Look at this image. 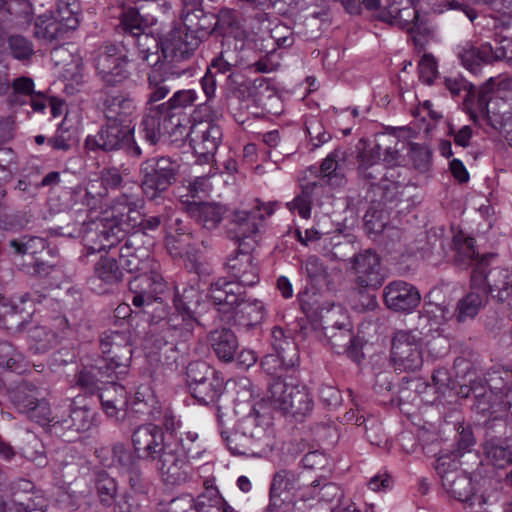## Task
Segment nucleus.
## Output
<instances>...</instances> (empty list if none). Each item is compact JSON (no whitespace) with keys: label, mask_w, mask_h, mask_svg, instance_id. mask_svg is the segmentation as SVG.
I'll return each instance as SVG.
<instances>
[{"label":"nucleus","mask_w":512,"mask_h":512,"mask_svg":"<svg viewBox=\"0 0 512 512\" xmlns=\"http://www.w3.org/2000/svg\"><path fill=\"white\" fill-rule=\"evenodd\" d=\"M472 267V287L480 285L485 287L488 292L497 291V297L503 300L512 291V272L504 268L489 269L488 258H471Z\"/></svg>","instance_id":"nucleus-16"},{"label":"nucleus","mask_w":512,"mask_h":512,"mask_svg":"<svg viewBox=\"0 0 512 512\" xmlns=\"http://www.w3.org/2000/svg\"><path fill=\"white\" fill-rule=\"evenodd\" d=\"M383 299L388 309L410 313L420 304L421 295L414 285L395 280L384 287Z\"/></svg>","instance_id":"nucleus-21"},{"label":"nucleus","mask_w":512,"mask_h":512,"mask_svg":"<svg viewBox=\"0 0 512 512\" xmlns=\"http://www.w3.org/2000/svg\"><path fill=\"white\" fill-rule=\"evenodd\" d=\"M459 464L450 455H440L436 459L435 470L441 478L443 489L450 497L472 506L478 495L474 492L472 478L459 468Z\"/></svg>","instance_id":"nucleus-12"},{"label":"nucleus","mask_w":512,"mask_h":512,"mask_svg":"<svg viewBox=\"0 0 512 512\" xmlns=\"http://www.w3.org/2000/svg\"><path fill=\"white\" fill-rule=\"evenodd\" d=\"M169 119V128H167L166 134L171 142L184 141L186 138L191 141L192 133L189 117L187 115L170 114Z\"/></svg>","instance_id":"nucleus-59"},{"label":"nucleus","mask_w":512,"mask_h":512,"mask_svg":"<svg viewBox=\"0 0 512 512\" xmlns=\"http://www.w3.org/2000/svg\"><path fill=\"white\" fill-rule=\"evenodd\" d=\"M24 360V355L12 343L0 340V367L18 371L23 368Z\"/></svg>","instance_id":"nucleus-56"},{"label":"nucleus","mask_w":512,"mask_h":512,"mask_svg":"<svg viewBox=\"0 0 512 512\" xmlns=\"http://www.w3.org/2000/svg\"><path fill=\"white\" fill-rule=\"evenodd\" d=\"M319 321L312 327L315 336L336 353L350 349L354 340L353 325L346 310L341 305L331 304L319 309Z\"/></svg>","instance_id":"nucleus-7"},{"label":"nucleus","mask_w":512,"mask_h":512,"mask_svg":"<svg viewBox=\"0 0 512 512\" xmlns=\"http://www.w3.org/2000/svg\"><path fill=\"white\" fill-rule=\"evenodd\" d=\"M193 298H197V292L193 288L184 289L182 295L177 290L174 296L176 311L168 317L160 318L158 321L152 315L146 348L162 365H174L179 358L177 345L188 341L193 335V330L197 324L190 308ZM195 302H198V299H195Z\"/></svg>","instance_id":"nucleus-2"},{"label":"nucleus","mask_w":512,"mask_h":512,"mask_svg":"<svg viewBox=\"0 0 512 512\" xmlns=\"http://www.w3.org/2000/svg\"><path fill=\"white\" fill-rule=\"evenodd\" d=\"M96 225L101 237H103L108 244H100L99 246H91V253H100L105 251L106 247L110 249L114 245V241L110 238L119 240L125 233H129L138 228L142 223V214L137 209L134 202L128 201L127 197H122L117 200L109 210L102 212L100 217H96L93 221Z\"/></svg>","instance_id":"nucleus-6"},{"label":"nucleus","mask_w":512,"mask_h":512,"mask_svg":"<svg viewBox=\"0 0 512 512\" xmlns=\"http://www.w3.org/2000/svg\"><path fill=\"white\" fill-rule=\"evenodd\" d=\"M96 491L100 502L105 506H111L117 495L115 479L106 473L99 474L96 480Z\"/></svg>","instance_id":"nucleus-60"},{"label":"nucleus","mask_w":512,"mask_h":512,"mask_svg":"<svg viewBox=\"0 0 512 512\" xmlns=\"http://www.w3.org/2000/svg\"><path fill=\"white\" fill-rule=\"evenodd\" d=\"M198 99L196 91L192 89L178 90L172 97L161 105V108L168 114L186 115L184 110L195 104Z\"/></svg>","instance_id":"nucleus-51"},{"label":"nucleus","mask_w":512,"mask_h":512,"mask_svg":"<svg viewBox=\"0 0 512 512\" xmlns=\"http://www.w3.org/2000/svg\"><path fill=\"white\" fill-rule=\"evenodd\" d=\"M347 152L341 148L334 149L322 161L320 173L322 179L331 186H341L345 182L344 165Z\"/></svg>","instance_id":"nucleus-35"},{"label":"nucleus","mask_w":512,"mask_h":512,"mask_svg":"<svg viewBox=\"0 0 512 512\" xmlns=\"http://www.w3.org/2000/svg\"><path fill=\"white\" fill-rule=\"evenodd\" d=\"M488 299V290L485 287L476 285L471 291L466 294L457 303L456 318L458 322H465L469 319H473L479 311L484 307Z\"/></svg>","instance_id":"nucleus-36"},{"label":"nucleus","mask_w":512,"mask_h":512,"mask_svg":"<svg viewBox=\"0 0 512 512\" xmlns=\"http://www.w3.org/2000/svg\"><path fill=\"white\" fill-rule=\"evenodd\" d=\"M85 147L91 151L105 152L125 148L131 157L142 156V149L133 138V129L114 122H108L95 135H89L85 140Z\"/></svg>","instance_id":"nucleus-11"},{"label":"nucleus","mask_w":512,"mask_h":512,"mask_svg":"<svg viewBox=\"0 0 512 512\" xmlns=\"http://www.w3.org/2000/svg\"><path fill=\"white\" fill-rule=\"evenodd\" d=\"M151 24L147 16L140 14L139 10L135 7L124 8L120 14V25L125 38L129 41L130 36L140 33Z\"/></svg>","instance_id":"nucleus-47"},{"label":"nucleus","mask_w":512,"mask_h":512,"mask_svg":"<svg viewBox=\"0 0 512 512\" xmlns=\"http://www.w3.org/2000/svg\"><path fill=\"white\" fill-rule=\"evenodd\" d=\"M26 317L15 305H3L0 308V326L12 332L25 328Z\"/></svg>","instance_id":"nucleus-57"},{"label":"nucleus","mask_w":512,"mask_h":512,"mask_svg":"<svg viewBox=\"0 0 512 512\" xmlns=\"http://www.w3.org/2000/svg\"><path fill=\"white\" fill-rule=\"evenodd\" d=\"M76 326L69 324L62 315L52 317L48 324L35 326L28 331V344L34 353H45L62 339L73 337Z\"/></svg>","instance_id":"nucleus-14"},{"label":"nucleus","mask_w":512,"mask_h":512,"mask_svg":"<svg viewBox=\"0 0 512 512\" xmlns=\"http://www.w3.org/2000/svg\"><path fill=\"white\" fill-rule=\"evenodd\" d=\"M184 72L185 69L178 68L169 63H161V65L152 67L147 79L150 90L148 103L164 99L174 87L173 82Z\"/></svg>","instance_id":"nucleus-24"},{"label":"nucleus","mask_w":512,"mask_h":512,"mask_svg":"<svg viewBox=\"0 0 512 512\" xmlns=\"http://www.w3.org/2000/svg\"><path fill=\"white\" fill-rule=\"evenodd\" d=\"M227 507L232 506L209 481H205L204 490L197 498L187 495L171 502V509L174 512H225Z\"/></svg>","instance_id":"nucleus-18"},{"label":"nucleus","mask_w":512,"mask_h":512,"mask_svg":"<svg viewBox=\"0 0 512 512\" xmlns=\"http://www.w3.org/2000/svg\"><path fill=\"white\" fill-rule=\"evenodd\" d=\"M98 107L107 122L123 124L130 121L137 110L135 99L130 93L103 89L98 100Z\"/></svg>","instance_id":"nucleus-20"},{"label":"nucleus","mask_w":512,"mask_h":512,"mask_svg":"<svg viewBox=\"0 0 512 512\" xmlns=\"http://www.w3.org/2000/svg\"><path fill=\"white\" fill-rule=\"evenodd\" d=\"M29 263L21 264V270L31 276L51 277L55 282L60 280L62 270L60 267L50 264L48 261L30 258Z\"/></svg>","instance_id":"nucleus-53"},{"label":"nucleus","mask_w":512,"mask_h":512,"mask_svg":"<svg viewBox=\"0 0 512 512\" xmlns=\"http://www.w3.org/2000/svg\"><path fill=\"white\" fill-rule=\"evenodd\" d=\"M424 343L417 331L398 330L394 333L391 359L395 370L414 372L423 365Z\"/></svg>","instance_id":"nucleus-13"},{"label":"nucleus","mask_w":512,"mask_h":512,"mask_svg":"<svg viewBox=\"0 0 512 512\" xmlns=\"http://www.w3.org/2000/svg\"><path fill=\"white\" fill-rule=\"evenodd\" d=\"M191 146L204 162L212 158L222 141V130L211 121H200L191 125Z\"/></svg>","instance_id":"nucleus-23"},{"label":"nucleus","mask_w":512,"mask_h":512,"mask_svg":"<svg viewBox=\"0 0 512 512\" xmlns=\"http://www.w3.org/2000/svg\"><path fill=\"white\" fill-rule=\"evenodd\" d=\"M484 460L496 469H504L512 464V451L499 439H487L482 445ZM506 481L512 485V470L506 474Z\"/></svg>","instance_id":"nucleus-33"},{"label":"nucleus","mask_w":512,"mask_h":512,"mask_svg":"<svg viewBox=\"0 0 512 512\" xmlns=\"http://www.w3.org/2000/svg\"><path fill=\"white\" fill-rule=\"evenodd\" d=\"M131 438L137 457L153 462L165 483L182 479L183 474L176 467V462L179 460L170 452L169 444L165 442L164 432L159 426L141 425L133 431Z\"/></svg>","instance_id":"nucleus-3"},{"label":"nucleus","mask_w":512,"mask_h":512,"mask_svg":"<svg viewBox=\"0 0 512 512\" xmlns=\"http://www.w3.org/2000/svg\"><path fill=\"white\" fill-rule=\"evenodd\" d=\"M93 412L86 406L72 407L67 417H59L51 424V432L59 437H66V441H73L75 437L67 433L87 431L92 426Z\"/></svg>","instance_id":"nucleus-25"},{"label":"nucleus","mask_w":512,"mask_h":512,"mask_svg":"<svg viewBox=\"0 0 512 512\" xmlns=\"http://www.w3.org/2000/svg\"><path fill=\"white\" fill-rule=\"evenodd\" d=\"M187 212L204 228L213 229L221 222L224 210L220 205L212 203H190Z\"/></svg>","instance_id":"nucleus-39"},{"label":"nucleus","mask_w":512,"mask_h":512,"mask_svg":"<svg viewBox=\"0 0 512 512\" xmlns=\"http://www.w3.org/2000/svg\"><path fill=\"white\" fill-rule=\"evenodd\" d=\"M65 29L61 26L53 16H39L34 25V35L39 39L53 41L54 39L62 36Z\"/></svg>","instance_id":"nucleus-54"},{"label":"nucleus","mask_w":512,"mask_h":512,"mask_svg":"<svg viewBox=\"0 0 512 512\" xmlns=\"http://www.w3.org/2000/svg\"><path fill=\"white\" fill-rule=\"evenodd\" d=\"M355 282L363 288L378 289L387 277L380 258H354Z\"/></svg>","instance_id":"nucleus-27"},{"label":"nucleus","mask_w":512,"mask_h":512,"mask_svg":"<svg viewBox=\"0 0 512 512\" xmlns=\"http://www.w3.org/2000/svg\"><path fill=\"white\" fill-rule=\"evenodd\" d=\"M489 498L484 494L474 498L472 507H478L481 512H512V505L507 497H504L498 503H488Z\"/></svg>","instance_id":"nucleus-64"},{"label":"nucleus","mask_w":512,"mask_h":512,"mask_svg":"<svg viewBox=\"0 0 512 512\" xmlns=\"http://www.w3.org/2000/svg\"><path fill=\"white\" fill-rule=\"evenodd\" d=\"M491 44L485 43L480 47H475L470 43H465L457 48V55L461 63L471 72H476L481 64H490Z\"/></svg>","instance_id":"nucleus-40"},{"label":"nucleus","mask_w":512,"mask_h":512,"mask_svg":"<svg viewBox=\"0 0 512 512\" xmlns=\"http://www.w3.org/2000/svg\"><path fill=\"white\" fill-rule=\"evenodd\" d=\"M132 406L136 413L148 415L153 419H158L160 416L159 402L148 385H141L137 389Z\"/></svg>","instance_id":"nucleus-45"},{"label":"nucleus","mask_w":512,"mask_h":512,"mask_svg":"<svg viewBox=\"0 0 512 512\" xmlns=\"http://www.w3.org/2000/svg\"><path fill=\"white\" fill-rule=\"evenodd\" d=\"M13 92L10 96V101L15 104L23 105L26 103L25 97H31L34 91V82L29 77H19L13 80Z\"/></svg>","instance_id":"nucleus-61"},{"label":"nucleus","mask_w":512,"mask_h":512,"mask_svg":"<svg viewBox=\"0 0 512 512\" xmlns=\"http://www.w3.org/2000/svg\"><path fill=\"white\" fill-rule=\"evenodd\" d=\"M160 264L156 258H100L95 266L96 278L91 280V289L101 294L107 289L97 287V281L115 284L123 276V270L135 274L129 281L133 293L132 303L137 308H143L150 314L148 308L157 304L156 310L164 312L162 303L158 302L164 292L166 283L159 273Z\"/></svg>","instance_id":"nucleus-1"},{"label":"nucleus","mask_w":512,"mask_h":512,"mask_svg":"<svg viewBox=\"0 0 512 512\" xmlns=\"http://www.w3.org/2000/svg\"><path fill=\"white\" fill-rule=\"evenodd\" d=\"M276 203L254 199L249 207L236 209L230 217V233L237 244V253L250 255L259 246L258 236L264 229L266 217L274 213Z\"/></svg>","instance_id":"nucleus-4"},{"label":"nucleus","mask_w":512,"mask_h":512,"mask_svg":"<svg viewBox=\"0 0 512 512\" xmlns=\"http://www.w3.org/2000/svg\"><path fill=\"white\" fill-rule=\"evenodd\" d=\"M270 343L274 352L284 355V362L290 365L299 364L298 347L290 335H286L280 327L271 330Z\"/></svg>","instance_id":"nucleus-42"},{"label":"nucleus","mask_w":512,"mask_h":512,"mask_svg":"<svg viewBox=\"0 0 512 512\" xmlns=\"http://www.w3.org/2000/svg\"><path fill=\"white\" fill-rule=\"evenodd\" d=\"M225 269L234 283L243 287L253 286L259 281L257 267L251 258H228Z\"/></svg>","instance_id":"nucleus-37"},{"label":"nucleus","mask_w":512,"mask_h":512,"mask_svg":"<svg viewBox=\"0 0 512 512\" xmlns=\"http://www.w3.org/2000/svg\"><path fill=\"white\" fill-rule=\"evenodd\" d=\"M496 378H490L487 380L488 389L483 386L473 385L469 389L467 387H461L460 393L465 397H469L470 394L475 398V402L473 404V409L484 416L493 414L498 412L496 406L502 405L501 403L493 402L494 398L498 397V394L502 393L501 387H499L496 383Z\"/></svg>","instance_id":"nucleus-29"},{"label":"nucleus","mask_w":512,"mask_h":512,"mask_svg":"<svg viewBox=\"0 0 512 512\" xmlns=\"http://www.w3.org/2000/svg\"><path fill=\"white\" fill-rule=\"evenodd\" d=\"M364 7L385 23L397 26L410 34L426 31L425 19L416 8L418 0H363Z\"/></svg>","instance_id":"nucleus-8"},{"label":"nucleus","mask_w":512,"mask_h":512,"mask_svg":"<svg viewBox=\"0 0 512 512\" xmlns=\"http://www.w3.org/2000/svg\"><path fill=\"white\" fill-rule=\"evenodd\" d=\"M170 114L166 113L161 105H157L149 109L148 113L143 117L140 129L144 139L150 146L156 145L163 134H166L169 128Z\"/></svg>","instance_id":"nucleus-31"},{"label":"nucleus","mask_w":512,"mask_h":512,"mask_svg":"<svg viewBox=\"0 0 512 512\" xmlns=\"http://www.w3.org/2000/svg\"><path fill=\"white\" fill-rule=\"evenodd\" d=\"M138 50L140 59L148 66L155 67L161 65L163 58L161 51V41L154 35L146 33L145 30L136 33L130 38Z\"/></svg>","instance_id":"nucleus-32"},{"label":"nucleus","mask_w":512,"mask_h":512,"mask_svg":"<svg viewBox=\"0 0 512 512\" xmlns=\"http://www.w3.org/2000/svg\"><path fill=\"white\" fill-rule=\"evenodd\" d=\"M261 367L268 375L274 377V379H283L285 374L296 367L297 365H290L284 362V355L273 352L265 355L261 360Z\"/></svg>","instance_id":"nucleus-58"},{"label":"nucleus","mask_w":512,"mask_h":512,"mask_svg":"<svg viewBox=\"0 0 512 512\" xmlns=\"http://www.w3.org/2000/svg\"><path fill=\"white\" fill-rule=\"evenodd\" d=\"M169 450L173 456L179 461L176 462V467L182 472V479H176L175 481H167V484L181 485L186 483L192 478L193 467L191 465L192 459H197L202 454V446L198 441V434L195 432L181 433L180 437L174 444L169 443Z\"/></svg>","instance_id":"nucleus-19"},{"label":"nucleus","mask_w":512,"mask_h":512,"mask_svg":"<svg viewBox=\"0 0 512 512\" xmlns=\"http://www.w3.org/2000/svg\"><path fill=\"white\" fill-rule=\"evenodd\" d=\"M79 4L76 0H57L53 17L61 23L67 32L74 30L79 24Z\"/></svg>","instance_id":"nucleus-49"},{"label":"nucleus","mask_w":512,"mask_h":512,"mask_svg":"<svg viewBox=\"0 0 512 512\" xmlns=\"http://www.w3.org/2000/svg\"><path fill=\"white\" fill-rule=\"evenodd\" d=\"M181 164L169 156L148 158L140 165L141 189L149 200H154L176 183Z\"/></svg>","instance_id":"nucleus-9"},{"label":"nucleus","mask_w":512,"mask_h":512,"mask_svg":"<svg viewBox=\"0 0 512 512\" xmlns=\"http://www.w3.org/2000/svg\"><path fill=\"white\" fill-rule=\"evenodd\" d=\"M289 401H279V405H283L284 413L293 416H305L312 411L313 400L307 388L297 383L296 387H291L288 395Z\"/></svg>","instance_id":"nucleus-41"},{"label":"nucleus","mask_w":512,"mask_h":512,"mask_svg":"<svg viewBox=\"0 0 512 512\" xmlns=\"http://www.w3.org/2000/svg\"><path fill=\"white\" fill-rule=\"evenodd\" d=\"M11 401L15 407L26 415L32 410L33 406L40 400L38 391L26 384L18 386L10 394Z\"/></svg>","instance_id":"nucleus-52"},{"label":"nucleus","mask_w":512,"mask_h":512,"mask_svg":"<svg viewBox=\"0 0 512 512\" xmlns=\"http://www.w3.org/2000/svg\"><path fill=\"white\" fill-rule=\"evenodd\" d=\"M113 461L119 465L120 473L128 481L130 488L136 493L146 489L145 481L139 464L132 459L131 454L122 445L113 448Z\"/></svg>","instance_id":"nucleus-30"},{"label":"nucleus","mask_w":512,"mask_h":512,"mask_svg":"<svg viewBox=\"0 0 512 512\" xmlns=\"http://www.w3.org/2000/svg\"><path fill=\"white\" fill-rule=\"evenodd\" d=\"M217 373L218 372L215 369L211 368L204 361H196L190 363L187 368V377L190 390L192 389V386L207 380L210 376H213Z\"/></svg>","instance_id":"nucleus-62"},{"label":"nucleus","mask_w":512,"mask_h":512,"mask_svg":"<svg viewBox=\"0 0 512 512\" xmlns=\"http://www.w3.org/2000/svg\"><path fill=\"white\" fill-rule=\"evenodd\" d=\"M97 366L98 358L95 360V363L84 366L77 376V385L86 392L93 393L95 389L100 390L98 383H103L104 378H111L115 375V373L105 372V368L103 372H100Z\"/></svg>","instance_id":"nucleus-50"},{"label":"nucleus","mask_w":512,"mask_h":512,"mask_svg":"<svg viewBox=\"0 0 512 512\" xmlns=\"http://www.w3.org/2000/svg\"><path fill=\"white\" fill-rule=\"evenodd\" d=\"M303 480H305V474L294 470L282 469L276 472L270 487L271 508L276 505L275 499L283 493H289L295 497Z\"/></svg>","instance_id":"nucleus-34"},{"label":"nucleus","mask_w":512,"mask_h":512,"mask_svg":"<svg viewBox=\"0 0 512 512\" xmlns=\"http://www.w3.org/2000/svg\"><path fill=\"white\" fill-rule=\"evenodd\" d=\"M98 398L105 414L116 420L122 421L126 416L127 392L125 388L113 381L107 382L100 388Z\"/></svg>","instance_id":"nucleus-26"},{"label":"nucleus","mask_w":512,"mask_h":512,"mask_svg":"<svg viewBox=\"0 0 512 512\" xmlns=\"http://www.w3.org/2000/svg\"><path fill=\"white\" fill-rule=\"evenodd\" d=\"M396 141L390 137L381 135L377 142L367 151L361 153L359 157H365L368 164H377L379 161L391 164L397 159L398 150L390 145Z\"/></svg>","instance_id":"nucleus-44"},{"label":"nucleus","mask_w":512,"mask_h":512,"mask_svg":"<svg viewBox=\"0 0 512 512\" xmlns=\"http://www.w3.org/2000/svg\"><path fill=\"white\" fill-rule=\"evenodd\" d=\"M224 391V379L218 372L207 380L192 386L193 397L201 404L215 403Z\"/></svg>","instance_id":"nucleus-43"},{"label":"nucleus","mask_w":512,"mask_h":512,"mask_svg":"<svg viewBox=\"0 0 512 512\" xmlns=\"http://www.w3.org/2000/svg\"><path fill=\"white\" fill-rule=\"evenodd\" d=\"M209 297L218 306L219 311L223 313H239V310L245 304L246 291L243 286L235 284L233 281L219 278L211 284Z\"/></svg>","instance_id":"nucleus-22"},{"label":"nucleus","mask_w":512,"mask_h":512,"mask_svg":"<svg viewBox=\"0 0 512 512\" xmlns=\"http://www.w3.org/2000/svg\"><path fill=\"white\" fill-rule=\"evenodd\" d=\"M298 381L291 377L285 376L283 379H273L269 385L267 392V400L270 406L281 413H284L283 405H279V401H289L291 387H296Z\"/></svg>","instance_id":"nucleus-46"},{"label":"nucleus","mask_w":512,"mask_h":512,"mask_svg":"<svg viewBox=\"0 0 512 512\" xmlns=\"http://www.w3.org/2000/svg\"><path fill=\"white\" fill-rule=\"evenodd\" d=\"M128 58L120 54L117 46H103L95 58V69L105 88L123 84L130 76L127 69Z\"/></svg>","instance_id":"nucleus-15"},{"label":"nucleus","mask_w":512,"mask_h":512,"mask_svg":"<svg viewBox=\"0 0 512 512\" xmlns=\"http://www.w3.org/2000/svg\"><path fill=\"white\" fill-rule=\"evenodd\" d=\"M321 186L318 182H310L304 185L301 194L287 204L288 209L291 211L297 210L302 218H309L313 193Z\"/></svg>","instance_id":"nucleus-55"},{"label":"nucleus","mask_w":512,"mask_h":512,"mask_svg":"<svg viewBox=\"0 0 512 512\" xmlns=\"http://www.w3.org/2000/svg\"><path fill=\"white\" fill-rule=\"evenodd\" d=\"M200 37L191 34L186 27L175 28L161 41L162 63L175 66L194 53L200 45Z\"/></svg>","instance_id":"nucleus-17"},{"label":"nucleus","mask_w":512,"mask_h":512,"mask_svg":"<svg viewBox=\"0 0 512 512\" xmlns=\"http://www.w3.org/2000/svg\"><path fill=\"white\" fill-rule=\"evenodd\" d=\"M237 60L232 51H221L220 54L215 57L208 68L212 69L215 74H226L227 83L230 89L236 88V85L241 84L242 76L238 73H232L231 70L236 66Z\"/></svg>","instance_id":"nucleus-48"},{"label":"nucleus","mask_w":512,"mask_h":512,"mask_svg":"<svg viewBox=\"0 0 512 512\" xmlns=\"http://www.w3.org/2000/svg\"><path fill=\"white\" fill-rule=\"evenodd\" d=\"M238 429L231 437L226 438L232 454L248 455L254 453L255 448L260 451L273 448L274 432L268 414L254 408L240 421Z\"/></svg>","instance_id":"nucleus-5"},{"label":"nucleus","mask_w":512,"mask_h":512,"mask_svg":"<svg viewBox=\"0 0 512 512\" xmlns=\"http://www.w3.org/2000/svg\"><path fill=\"white\" fill-rule=\"evenodd\" d=\"M209 341L215 355L224 362H231L239 347L236 335L230 329L214 330Z\"/></svg>","instance_id":"nucleus-38"},{"label":"nucleus","mask_w":512,"mask_h":512,"mask_svg":"<svg viewBox=\"0 0 512 512\" xmlns=\"http://www.w3.org/2000/svg\"><path fill=\"white\" fill-rule=\"evenodd\" d=\"M102 357L98 358V371L125 374L132 357L130 333L126 331L105 332L100 342Z\"/></svg>","instance_id":"nucleus-10"},{"label":"nucleus","mask_w":512,"mask_h":512,"mask_svg":"<svg viewBox=\"0 0 512 512\" xmlns=\"http://www.w3.org/2000/svg\"><path fill=\"white\" fill-rule=\"evenodd\" d=\"M182 21L187 31L200 37V42L217 27L216 16L205 12L202 5L186 4V8L182 9Z\"/></svg>","instance_id":"nucleus-28"},{"label":"nucleus","mask_w":512,"mask_h":512,"mask_svg":"<svg viewBox=\"0 0 512 512\" xmlns=\"http://www.w3.org/2000/svg\"><path fill=\"white\" fill-rule=\"evenodd\" d=\"M28 418L39 423L42 426L48 425L51 428V424L59 419V416L52 415L49 403L45 399H40L35 404L32 410L28 413Z\"/></svg>","instance_id":"nucleus-63"}]
</instances>
